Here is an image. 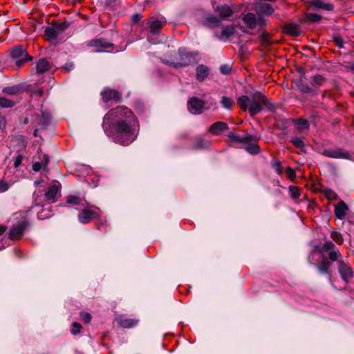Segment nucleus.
<instances>
[{
	"label": "nucleus",
	"mask_w": 354,
	"mask_h": 354,
	"mask_svg": "<svg viewBox=\"0 0 354 354\" xmlns=\"http://www.w3.org/2000/svg\"><path fill=\"white\" fill-rule=\"evenodd\" d=\"M148 24L149 25L151 33L153 35H158L160 34L161 28L165 24V21L151 17L149 19Z\"/></svg>",
	"instance_id": "nucleus-8"
},
{
	"label": "nucleus",
	"mask_w": 354,
	"mask_h": 354,
	"mask_svg": "<svg viewBox=\"0 0 354 354\" xmlns=\"http://www.w3.org/2000/svg\"><path fill=\"white\" fill-rule=\"evenodd\" d=\"M61 189V185L58 181H55L46 192L45 196L48 201H55L57 194Z\"/></svg>",
	"instance_id": "nucleus-14"
},
{
	"label": "nucleus",
	"mask_w": 354,
	"mask_h": 354,
	"mask_svg": "<svg viewBox=\"0 0 354 354\" xmlns=\"http://www.w3.org/2000/svg\"><path fill=\"white\" fill-rule=\"evenodd\" d=\"M288 189L292 198H298L300 196V191L297 187L291 185L289 187Z\"/></svg>",
	"instance_id": "nucleus-38"
},
{
	"label": "nucleus",
	"mask_w": 354,
	"mask_h": 354,
	"mask_svg": "<svg viewBox=\"0 0 354 354\" xmlns=\"http://www.w3.org/2000/svg\"><path fill=\"white\" fill-rule=\"evenodd\" d=\"M338 263L339 272L342 279L345 281H348L353 277V271L351 267L342 261H339Z\"/></svg>",
	"instance_id": "nucleus-12"
},
{
	"label": "nucleus",
	"mask_w": 354,
	"mask_h": 354,
	"mask_svg": "<svg viewBox=\"0 0 354 354\" xmlns=\"http://www.w3.org/2000/svg\"><path fill=\"white\" fill-rule=\"evenodd\" d=\"M53 26L55 28V29L57 30L58 33L64 31L66 30L69 24L66 21H62V22H58L56 21L53 24Z\"/></svg>",
	"instance_id": "nucleus-30"
},
{
	"label": "nucleus",
	"mask_w": 354,
	"mask_h": 354,
	"mask_svg": "<svg viewBox=\"0 0 354 354\" xmlns=\"http://www.w3.org/2000/svg\"><path fill=\"white\" fill-rule=\"evenodd\" d=\"M148 41L152 44H155L156 41H152V39L151 38V37H148Z\"/></svg>",
	"instance_id": "nucleus-59"
},
{
	"label": "nucleus",
	"mask_w": 354,
	"mask_h": 354,
	"mask_svg": "<svg viewBox=\"0 0 354 354\" xmlns=\"http://www.w3.org/2000/svg\"><path fill=\"white\" fill-rule=\"evenodd\" d=\"M21 161H22V156H17L14 161V167L15 168L18 167L21 164Z\"/></svg>",
	"instance_id": "nucleus-51"
},
{
	"label": "nucleus",
	"mask_w": 354,
	"mask_h": 354,
	"mask_svg": "<svg viewBox=\"0 0 354 354\" xmlns=\"http://www.w3.org/2000/svg\"><path fill=\"white\" fill-rule=\"evenodd\" d=\"M329 258L332 261H336L338 258V252L336 251H331L329 252Z\"/></svg>",
	"instance_id": "nucleus-50"
},
{
	"label": "nucleus",
	"mask_w": 354,
	"mask_h": 354,
	"mask_svg": "<svg viewBox=\"0 0 354 354\" xmlns=\"http://www.w3.org/2000/svg\"><path fill=\"white\" fill-rule=\"evenodd\" d=\"M209 71L204 64L198 65L196 68V78L198 82H203L209 75Z\"/></svg>",
	"instance_id": "nucleus-15"
},
{
	"label": "nucleus",
	"mask_w": 354,
	"mask_h": 354,
	"mask_svg": "<svg viewBox=\"0 0 354 354\" xmlns=\"http://www.w3.org/2000/svg\"><path fill=\"white\" fill-rule=\"evenodd\" d=\"M244 24L250 29L257 27L263 28L266 25V21L261 17H257L254 13H248L243 17Z\"/></svg>",
	"instance_id": "nucleus-6"
},
{
	"label": "nucleus",
	"mask_w": 354,
	"mask_h": 354,
	"mask_svg": "<svg viewBox=\"0 0 354 354\" xmlns=\"http://www.w3.org/2000/svg\"><path fill=\"white\" fill-rule=\"evenodd\" d=\"M91 45L98 48L97 51H103L107 50L112 46V44L109 43L104 39H97L91 41Z\"/></svg>",
	"instance_id": "nucleus-18"
},
{
	"label": "nucleus",
	"mask_w": 354,
	"mask_h": 354,
	"mask_svg": "<svg viewBox=\"0 0 354 354\" xmlns=\"http://www.w3.org/2000/svg\"><path fill=\"white\" fill-rule=\"evenodd\" d=\"M321 19H322V17L318 14L308 13L306 15V19L310 22H313V23L318 22L321 20Z\"/></svg>",
	"instance_id": "nucleus-36"
},
{
	"label": "nucleus",
	"mask_w": 354,
	"mask_h": 354,
	"mask_svg": "<svg viewBox=\"0 0 354 354\" xmlns=\"http://www.w3.org/2000/svg\"><path fill=\"white\" fill-rule=\"evenodd\" d=\"M330 266V263L327 260H324L319 266L318 270L322 274H327L328 270Z\"/></svg>",
	"instance_id": "nucleus-32"
},
{
	"label": "nucleus",
	"mask_w": 354,
	"mask_h": 354,
	"mask_svg": "<svg viewBox=\"0 0 354 354\" xmlns=\"http://www.w3.org/2000/svg\"><path fill=\"white\" fill-rule=\"evenodd\" d=\"M104 122L109 127L110 136L115 143L127 146L138 136V121L131 110L126 106L111 109L104 115Z\"/></svg>",
	"instance_id": "nucleus-1"
},
{
	"label": "nucleus",
	"mask_w": 354,
	"mask_h": 354,
	"mask_svg": "<svg viewBox=\"0 0 354 354\" xmlns=\"http://www.w3.org/2000/svg\"><path fill=\"white\" fill-rule=\"evenodd\" d=\"M48 161V156L46 154H44L43 160L41 162H36L32 165V169L35 171H39L42 167H47Z\"/></svg>",
	"instance_id": "nucleus-26"
},
{
	"label": "nucleus",
	"mask_w": 354,
	"mask_h": 354,
	"mask_svg": "<svg viewBox=\"0 0 354 354\" xmlns=\"http://www.w3.org/2000/svg\"><path fill=\"white\" fill-rule=\"evenodd\" d=\"M50 67L51 64L46 59H39L36 66V71L38 73H43L48 71Z\"/></svg>",
	"instance_id": "nucleus-21"
},
{
	"label": "nucleus",
	"mask_w": 354,
	"mask_h": 354,
	"mask_svg": "<svg viewBox=\"0 0 354 354\" xmlns=\"http://www.w3.org/2000/svg\"><path fill=\"white\" fill-rule=\"evenodd\" d=\"M256 142L257 141H252L247 142V145L244 147L245 150L252 155L258 154L260 152V147Z\"/></svg>",
	"instance_id": "nucleus-23"
},
{
	"label": "nucleus",
	"mask_w": 354,
	"mask_h": 354,
	"mask_svg": "<svg viewBox=\"0 0 354 354\" xmlns=\"http://www.w3.org/2000/svg\"><path fill=\"white\" fill-rule=\"evenodd\" d=\"M65 69L68 71H71L74 68V64L73 63H67L65 66Z\"/></svg>",
	"instance_id": "nucleus-55"
},
{
	"label": "nucleus",
	"mask_w": 354,
	"mask_h": 354,
	"mask_svg": "<svg viewBox=\"0 0 354 354\" xmlns=\"http://www.w3.org/2000/svg\"><path fill=\"white\" fill-rule=\"evenodd\" d=\"M331 236L333 239L337 243L341 244L343 242V238L340 233L334 232H332Z\"/></svg>",
	"instance_id": "nucleus-41"
},
{
	"label": "nucleus",
	"mask_w": 354,
	"mask_h": 354,
	"mask_svg": "<svg viewBox=\"0 0 354 354\" xmlns=\"http://www.w3.org/2000/svg\"><path fill=\"white\" fill-rule=\"evenodd\" d=\"M24 84H18L5 86L2 93L10 96H17L24 93Z\"/></svg>",
	"instance_id": "nucleus-10"
},
{
	"label": "nucleus",
	"mask_w": 354,
	"mask_h": 354,
	"mask_svg": "<svg viewBox=\"0 0 354 354\" xmlns=\"http://www.w3.org/2000/svg\"><path fill=\"white\" fill-rule=\"evenodd\" d=\"M38 92H39V96H42V95H43V91H42L41 90H39Z\"/></svg>",
	"instance_id": "nucleus-60"
},
{
	"label": "nucleus",
	"mask_w": 354,
	"mask_h": 354,
	"mask_svg": "<svg viewBox=\"0 0 354 354\" xmlns=\"http://www.w3.org/2000/svg\"><path fill=\"white\" fill-rule=\"evenodd\" d=\"M272 167L276 171V172L281 175L283 173L282 167L281 162L278 160H274L272 162Z\"/></svg>",
	"instance_id": "nucleus-39"
},
{
	"label": "nucleus",
	"mask_w": 354,
	"mask_h": 354,
	"mask_svg": "<svg viewBox=\"0 0 354 354\" xmlns=\"http://www.w3.org/2000/svg\"><path fill=\"white\" fill-rule=\"evenodd\" d=\"M311 6L315 8L323 9L325 10H332L333 9V6L330 3H326L322 0H313L311 2Z\"/></svg>",
	"instance_id": "nucleus-22"
},
{
	"label": "nucleus",
	"mask_w": 354,
	"mask_h": 354,
	"mask_svg": "<svg viewBox=\"0 0 354 354\" xmlns=\"http://www.w3.org/2000/svg\"><path fill=\"white\" fill-rule=\"evenodd\" d=\"M297 127L299 130L308 129L309 127V124L306 120L299 118L297 120Z\"/></svg>",
	"instance_id": "nucleus-35"
},
{
	"label": "nucleus",
	"mask_w": 354,
	"mask_h": 354,
	"mask_svg": "<svg viewBox=\"0 0 354 354\" xmlns=\"http://www.w3.org/2000/svg\"><path fill=\"white\" fill-rule=\"evenodd\" d=\"M221 104L222 106L226 109H231L232 105V100L231 98L226 96H223Z\"/></svg>",
	"instance_id": "nucleus-33"
},
{
	"label": "nucleus",
	"mask_w": 354,
	"mask_h": 354,
	"mask_svg": "<svg viewBox=\"0 0 354 354\" xmlns=\"http://www.w3.org/2000/svg\"><path fill=\"white\" fill-rule=\"evenodd\" d=\"M101 95L102 97L103 101L105 102H109L111 100H119L120 95L119 93L115 90L110 88H105L101 92Z\"/></svg>",
	"instance_id": "nucleus-17"
},
{
	"label": "nucleus",
	"mask_w": 354,
	"mask_h": 354,
	"mask_svg": "<svg viewBox=\"0 0 354 354\" xmlns=\"http://www.w3.org/2000/svg\"><path fill=\"white\" fill-rule=\"evenodd\" d=\"M95 216H97V213L93 209V207H86L80 212L78 218L81 223L86 224Z\"/></svg>",
	"instance_id": "nucleus-9"
},
{
	"label": "nucleus",
	"mask_w": 354,
	"mask_h": 354,
	"mask_svg": "<svg viewBox=\"0 0 354 354\" xmlns=\"http://www.w3.org/2000/svg\"><path fill=\"white\" fill-rule=\"evenodd\" d=\"M118 323L122 328H129L135 326L138 321L133 319L120 318L118 320Z\"/></svg>",
	"instance_id": "nucleus-24"
},
{
	"label": "nucleus",
	"mask_w": 354,
	"mask_h": 354,
	"mask_svg": "<svg viewBox=\"0 0 354 354\" xmlns=\"http://www.w3.org/2000/svg\"><path fill=\"white\" fill-rule=\"evenodd\" d=\"M237 104L243 111L248 110L252 116L260 113L263 108L269 111L273 109V105L270 100L259 91L253 93L251 97L248 95L238 97Z\"/></svg>",
	"instance_id": "nucleus-2"
},
{
	"label": "nucleus",
	"mask_w": 354,
	"mask_h": 354,
	"mask_svg": "<svg viewBox=\"0 0 354 354\" xmlns=\"http://www.w3.org/2000/svg\"><path fill=\"white\" fill-rule=\"evenodd\" d=\"M290 142L298 149H302L304 147V142L302 138L295 137L291 138Z\"/></svg>",
	"instance_id": "nucleus-34"
},
{
	"label": "nucleus",
	"mask_w": 354,
	"mask_h": 354,
	"mask_svg": "<svg viewBox=\"0 0 354 354\" xmlns=\"http://www.w3.org/2000/svg\"><path fill=\"white\" fill-rule=\"evenodd\" d=\"M228 136L231 140L239 143H247L252 141H257L259 140V138L257 136L253 135L240 137L235 133H230Z\"/></svg>",
	"instance_id": "nucleus-16"
},
{
	"label": "nucleus",
	"mask_w": 354,
	"mask_h": 354,
	"mask_svg": "<svg viewBox=\"0 0 354 354\" xmlns=\"http://www.w3.org/2000/svg\"><path fill=\"white\" fill-rule=\"evenodd\" d=\"M73 329L72 330V332H79L81 329V324L77 323V322H75L73 324Z\"/></svg>",
	"instance_id": "nucleus-52"
},
{
	"label": "nucleus",
	"mask_w": 354,
	"mask_h": 354,
	"mask_svg": "<svg viewBox=\"0 0 354 354\" xmlns=\"http://www.w3.org/2000/svg\"><path fill=\"white\" fill-rule=\"evenodd\" d=\"M207 20L212 25H218L220 23V19L215 16H210Z\"/></svg>",
	"instance_id": "nucleus-44"
},
{
	"label": "nucleus",
	"mask_w": 354,
	"mask_h": 354,
	"mask_svg": "<svg viewBox=\"0 0 354 354\" xmlns=\"http://www.w3.org/2000/svg\"><path fill=\"white\" fill-rule=\"evenodd\" d=\"M44 33L47 39H48L50 42H58L57 37L59 33L53 26L52 27L48 26L46 28Z\"/></svg>",
	"instance_id": "nucleus-19"
},
{
	"label": "nucleus",
	"mask_w": 354,
	"mask_h": 354,
	"mask_svg": "<svg viewBox=\"0 0 354 354\" xmlns=\"http://www.w3.org/2000/svg\"><path fill=\"white\" fill-rule=\"evenodd\" d=\"M16 102L6 97H0V106L1 108H12L15 106Z\"/></svg>",
	"instance_id": "nucleus-28"
},
{
	"label": "nucleus",
	"mask_w": 354,
	"mask_h": 354,
	"mask_svg": "<svg viewBox=\"0 0 354 354\" xmlns=\"http://www.w3.org/2000/svg\"><path fill=\"white\" fill-rule=\"evenodd\" d=\"M80 315L85 323H89L91 320V315L88 313H82Z\"/></svg>",
	"instance_id": "nucleus-46"
},
{
	"label": "nucleus",
	"mask_w": 354,
	"mask_h": 354,
	"mask_svg": "<svg viewBox=\"0 0 354 354\" xmlns=\"http://www.w3.org/2000/svg\"><path fill=\"white\" fill-rule=\"evenodd\" d=\"M203 106V101L196 97L191 98L187 104V108L192 113H199Z\"/></svg>",
	"instance_id": "nucleus-11"
},
{
	"label": "nucleus",
	"mask_w": 354,
	"mask_h": 354,
	"mask_svg": "<svg viewBox=\"0 0 354 354\" xmlns=\"http://www.w3.org/2000/svg\"><path fill=\"white\" fill-rule=\"evenodd\" d=\"M10 187V185L3 180L0 181V192H4L7 191Z\"/></svg>",
	"instance_id": "nucleus-47"
},
{
	"label": "nucleus",
	"mask_w": 354,
	"mask_h": 354,
	"mask_svg": "<svg viewBox=\"0 0 354 354\" xmlns=\"http://www.w3.org/2000/svg\"><path fill=\"white\" fill-rule=\"evenodd\" d=\"M11 57L15 59V65L21 67L26 62L32 60V57L30 56L22 46H15L10 53Z\"/></svg>",
	"instance_id": "nucleus-5"
},
{
	"label": "nucleus",
	"mask_w": 354,
	"mask_h": 354,
	"mask_svg": "<svg viewBox=\"0 0 354 354\" xmlns=\"http://www.w3.org/2000/svg\"><path fill=\"white\" fill-rule=\"evenodd\" d=\"M332 194H333V192L331 190H327L326 192V195L328 197H330Z\"/></svg>",
	"instance_id": "nucleus-58"
},
{
	"label": "nucleus",
	"mask_w": 354,
	"mask_h": 354,
	"mask_svg": "<svg viewBox=\"0 0 354 354\" xmlns=\"http://www.w3.org/2000/svg\"><path fill=\"white\" fill-rule=\"evenodd\" d=\"M261 41L265 44H270V41H269V38H268V35L266 32H263L261 34Z\"/></svg>",
	"instance_id": "nucleus-49"
},
{
	"label": "nucleus",
	"mask_w": 354,
	"mask_h": 354,
	"mask_svg": "<svg viewBox=\"0 0 354 354\" xmlns=\"http://www.w3.org/2000/svg\"><path fill=\"white\" fill-rule=\"evenodd\" d=\"M234 32V28L232 26H227L223 28L221 36L224 38H228Z\"/></svg>",
	"instance_id": "nucleus-31"
},
{
	"label": "nucleus",
	"mask_w": 354,
	"mask_h": 354,
	"mask_svg": "<svg viewBox=\"0 0 354 354\" xmlns=\"http://www.w3.org/2000/svg\"><path fill=\"white\" fill-rule=\"evenodd\" d=\"M232 71V67L227 64H223L220 67V72L223 75L229 74Z\"/></svg>",
	"instance_id": "nucleus-42"
},
{
	"label": "nucleus",
	"mask_w": 354,
	"mask_h": 354,
	"mask_svg": "<svg viewBox=\"0 0 354 354\" xmlns=\"http://www.w3.org/2000/svg\"><path fill=\"white\" fill-rule=\"evenodd\" d=\"M6 230V227L3 225H0V236L3 234Z\"/></svg>",
	"instance_id": "nucleus-57"
},
{
	"label": "nucleus",
	"mask_w": 354,
	"mask_h": 354,
	"mask_svg": "<svg viewBox=\"0 0 354 354\" xmlns=\"http://www.w3.org/2000/svg\"><path fill=\"white\" fill-rule=\"evenodd\" d=\"M348 207L346 203L344 201H340L335 206V214L337 218L342 219L345 216Z\"/></svg>",
	"instance_id": "nucleus-20"
},
{
	"label": "nucleus",
	"mask_w": 354,
	"mask_h": 354,
	"mask_svg": "<svg viewBox=\"0 0 354 354\" xmlns=\"http://www.w3.org/2000/svg\"><path fill=\"white\" fill-rule=\"evenodd\" d=\"M178 57H174L170 60L162 59V62L175 68L185 67L196 62L198 53L197 51H192L187 48H180L178 50Z\"/></svg>",
	"instance_id": "nucleus-3"
},
{
	"label": "nucleus",
	"mask_w": 354,
	"mask_h": 354,
	"mask_svg": "<svg viewBox=\"0 0 354 354\" xmlns=\"http://www.w3.org/2000/svg\"><path fill=\"white\" fill-rule=\"evenodd\" d=\"M258 10L266 15H271L274 12L273 8L268 3H261L258 5Z\"/></svg>",
	"instance_id": "nucleus-25"
},
{
	"label": "nucleus",
	"mask_w": 354,
	"mask_h": 354,
	"mask_svg": "<svg viewBox=\"0 0 354 354\" xmlns=\"http://www.w3.org/2000/svg\"><path fill=\"white\" fill-rule=\"evenodd\" d=\"M297 27L292 25H288L286 27V32L290 34L291 35L296 36L299 35V32L297 30Z\"/></svg>",
	"instance_id": "nucleus-40"
},
{
	"label": "nucleus",
	"mask_w": 354,
	"mask_h": 354,
	"mask_svg": "<svg viewBox=\"0 0 354 354\" xmlns=\"http://www.w3.org/2000/svg\"><path fill=\"white\" fill-rule=\"evenodd\" d=\"M322 154L328 158L337 159H350L351 157L348 151L341 148L325 149Z\"/></svg>",
	"instance_id": "nucleus-7"
},
{
	"label": "nucleus",
	"mask_w": 354,
	"mask_h": 354,
	"mask_svg": "<svg viewBox=\"0 0 354 354\" xmlns=\"http://www.w3.org/2000/svg\"><path fill=\"white\" fill-rule=\"evenodd\" d=\"M39 183H40V182H39V181H35V186H37V185H39Z\"/></svg>",
	"instance_id": "nucleus-61"
},
{
	"label": "nucleus",
	"mask_w": 354,
	"mask_h": 354,
	"mask_svg": "<svg viewBox=\"0 0 354 354\" xmlns=\"http://www.w3.org/2000/svg\"><path fill=\"white\" fill-rule=\"evenodd\" d=\"M228 128L229 127L227 123L219 121L212 124L209 127L208 131L211 133L212 135L218 136L223 131L227 130L228 129Z\"/></svg>",
	"instance_id": "nucleus-13"
},
{
	"label": "nucleus",
	"mask_w": 354,
	"mask_h": 354,
	"mask_svg": "<svg viewBox=\"0 0 354 354\" xmlns=\"http://www.w3.org/2000/svg\"><path fill=\"white\" fill-rule=\"evenodd\" d=\"M66 203L73 205H82V200L74 195H69L66 197Z\"/></svg>",
	"instance_id": "nucleus-29"
},
{
	"label": "nucleus",
	"mask_w": 354,
	"mask_h": 354,
	"mask_svg": "<svg viewBox=\"0 0 354 354\" xmlns=\"http://www.w3.org/2000/svg\"><path fill=\"white\" fill-rule=\"evenodd\" d=\"M324 82V79L322 75H317L313 77L312 80V84L313 86L315 87H318L321 85H322L323 82Z\"/></svg>",
	"instance_id": "nucleus-37"
},
{
	"label": "nucleus",
	"mask_w": 354,
	"mask_h": 354,
	"mask_svg": "<svg viewBox=\"0 0 354 354\" xmlns=\"http://www.w3.org/2000/svg\"><path fill=\"white\" fill-rule=\"evenodd\" d=\"M19 217H21V221L15 223L12 228L10 230L9 238L12 240H17L20 239L24 234V230L28 225V221L26 218V214L20 213Z\"/></svg>",
	"instance_id": "nucleus-4"
},
{
	"label": "nucleus",
	"mask_w": 354,
	"mask_h": 354,
	"mask_svg": "<svg viewBox=\"0 0 354 354\" xmlns=\"http://www.w3.org/2000/svg\"><path fill=\"white\" fill-rule=\"evenodd\" d=\"M221 17H228L232 15V10L227 5L218 6L216 9Z\"/></svg>",
	"instance_id": "nucleus-27"
},
{
	"label": "nucleus",
	"mask_w": 354,
	"mask_h": 354,
	"mask_svg": "<svg viewBox=\"0 0 354 354\" xmlns=\"http://www.w3.org/2000/svg\"><path fill=\"white\" fill-rule=\"evenodd\" d=\"M207 146V142H205V140L202 138H199L197 140L196 148H204Z\"/></svg>",
	"instance_id": "nucleus-48"
},
{
	"label": "nucleus",
	"mask_w": 354,
	"mask_h": 354,
	"mask_svg": "<svg viewBox=\"0 0 354 354\" xmlns=\"http://www.w3.org/2000/svg\"><path fill=\"white\" fill-rule=\"evenodd\" d=\"M333 247H334V244L331 241L326 242L324 245V249H326V250H329L330 249H331Z\"/></svg>",
	"instance_id": "nucleus-53"
},
{
	"label": "nucleus",
	"mask_w": 354,
	"mask_h": 354,
	"mask_svg": "<svg viewBox=\"0 0 354 354\" xmlns=\"http://www.w3.org/2000/svg\"><path fill=\"white\" fill-rule=\"evenodd\" d=\"M286 174L287 177L292 180L294 179L296 176L295 170L290 167L286 168Z\"/></svg>",
	"instance_id": "nucleus-43"
},
{
	"label": "nucleus",
	"mask_w": 354,
	"mask_h": 354,
	"mask_svg": "<svg viewBox=\"0 0 354 354\" xmlns=\"http://www.w3.org/2000/svg\"><path fill=\"white\" fill-rule=\"evenodd\" d=\"M140 19H141V15L139 14H136V15H133V17H132V20L134 22L138 21L139 20H140Z\"/></svg>",
	"instance_id": "nucleus-56"
},
{
	"label": "nucleus",
	"mask_w": 354,
	"mask_h": 354,
	"mask_svg": "<svg viewBox=\"0 0 354 354\" xmlns=\"http://www.w3.org/2000/svg\"><path fill=\"white\" fill-rule=\"evenodd\" d=\"M6 127V118L3 116L0 115V130L3 129Z\"/></svg>",
	"instance_id": "nucleus-54"
},
{
	"label": "nucleus",
	"mask_w": 354,
	"mask_h": 354,
	"mask_svg": "<svg viewBox=\"0 0 354 354\" xmlns=\"http://www.w3.org/2000/svg\"><path fill=\"white\" fill-rule=\"evenodd\" d=\"M333 41L339 48H343V41L340 37L337 35L333 36Z\"/></svg>",
	"instance_id": "nucleus-45"
}]
</instances>
